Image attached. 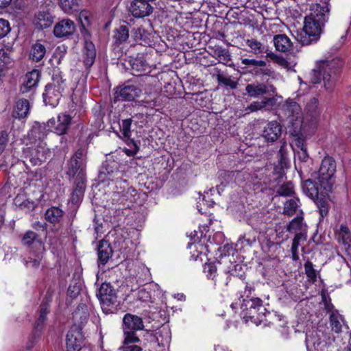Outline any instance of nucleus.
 I'll use <instances>...</instances> for the list:
<instances>
[{
    "label": "nucleus",
    "mask_w": 351,
    "mask_h": 351,
    "mask_svg": "<svg viewBox=\"0 0 351 351\" xmlns=\"http://www.w3.org/2000/svg\"><path fill=\"white\" fill-rule=\"evenodd\" d=\"M134 75H147L149 73V66L143 56L132 58L129 61Z\"/></svg>",
    "instance_id": "25"
},
{
    "label": "nucleus",
    "mask_w": 351,
    "mask_h": 351,
    "mask_svg": "<svg viewBox=\"0 0 351 351\" xmlns=\"http://www.w3.org/2000/svg\"><path fill=\"white\" fill-rule=\"evenodd\" d=\"M325 194L326 193H324V196L319 195L317 198L313 199L316 203L319 208V214L322 217L326 216L328 212V202L325 197Z\"/></svg>",
    "instance_id": "46"
},
{
    "label": "nucleus",
    "mask_w": 351,
    "mask_h": 351,
    "mask_svg": "<svg viewBox=\"0 0 351 351\" xmlns=\"http://www.w3.org/2000/svg\"><path fill=\"white\" fill-rule=\"evenodd\" d=\"M339 241L346 247L350 246L351 242V233L348 226L344 224L340 226V229L338 233Z\"/></svg>",
    "instance_id": "42"
},
{
    "label": "nucleus",
    "mask_w": 351,
    "mask_h": 351,
    "mask_svg": "<svg viewBox=\"0 0 351 351\" xmlns=\"http://www.w3.org/2000/svg\"><path fill=\"white\" fill-rule=\"evenodd\" d=\"M47 154V149L43 146L38 145L35 147H29L26 152L25 158L29 159L33 166L40 165L46 161Z\"/></svg>",
    "instance_id": "17"
},
{
    "label": "nucleus",
    "mask_w": 351,
    "mask_h": 351,
    "mask_svg": "<svg viewBox=\"0 0 351 351\" xmlns=\"http://www.w3.org/2000/svg\"><path fill=\"white\" fill-rule=\"evenodd\" d=\"M124 339L123 346L132 345L137 343H141V340L136 335V332L132 330H123Z\"/></svg>",
    "instance_id": "45"
},
{
    "label": "nucleus",
    "mask_w": 351,
    "mask_h": 351,
    "mask_svg": "<svg viewBox=\"0 0 351 351\" xmlns=\"http://www.w3.org/2000/svg\"><path fill=\"white\" fill-rule=\"evenodd\" d=\"M36 258L28 257L25 260V265L26 267L38 268L40 266L41 258L38 254H36Z\"/></svg>",
    "instance_id": "60"
},
{
    "label": "nucleus",
    "mask_w": 351,
    "mask_h": 351,
    "mask_svg": "<svg viewBox=\"0 0 351 351\" xmlns=\"http://www.w3.org/2000/svg\"><path fill=\"white\" fill-rule=\"evenodd\" d=\"M75 189L73 190L77 191V192H80L82 193H84L86 185V175L80 176L77 177H75Z\"/></svg>",
    "instance_id": "52"
},
{
    "label": "nucleus",
    "mask_w": 351,
    "mask_h": 351,
    "mask_svg": "<svg viewBox=\"0 0 351 351\" xmlns=\"http://www.w3.org/2000/svg\"><path fill=\"white\" fill-rule=\"evenodd\" d=\"M144 329L141 317L131 313H126L123 318V330L136 332Z\"/></svg>",
    "instance_id": "23"
},
{
    "label": "nucleus",
    "mask_w": 351,
    "mask_h": 351,
    "mask_svg": "<svg viewBox=\"0 0 351 351\" xmlns=\"http://www.w3.org/2000/svg\"><path fill=\"white\" fill-rule=\"evenodd\" d=\"M80 32L84 37V43L82 49L83 64L86 70H89L93 65L96 58V49L94 43L90 40V32L86 27L85 23L81 22Z\"/></svg>",
    "instance_id": "7"
},
{
    "label": "nucleus",
    "mask_w": 351,
    "mask_h": 351,
    "mask_svg": "<svg viewBox=\"0 0 351 351\" xmlns=\"http://www.w3.org/2000/svg\"><path fill=\"white\" fill-rule=\"evenodd\" d=\"M343 64V60L339 57L319 61L313 70L315 77L313 82L317 83L322 80L325 88L331 90L336 84Z\"/></svg>",
    "instance_id": "3"
},
{
    "label": "nucleus",
    "mask_w": 351,
    "mask_h": 351,
    "mask_svg": "<svg viewBox=\"0 0 351 351\" xmlns=\"http://www.w3.org/2000/svg\"><path fill=\"white\" fill-rule=\"evenodd\" d=\"M204 272L206 274V276L215 281V285L219 286H226L228 285L227 279L225 281H221V279L226 276V275L219 276L217 274V266L215 263H209L205 265Z\"/></svg>",
    "instance_id": "32"
},
{
    "label": "nucleus",
    "mask_w": 351,
    "mask_h": 351,
    "mask_svg": "<svg viewBox=\"0 0 351 351\" xmlns=\"http://www.w3.org/2000/svg\"><path fill=\"white\" fill-rule=\"evenodd\" d=\"M154 0H133L130 3L129 10L135 18H143L149 16L153 10L150 2Z\"/></svg>",
    "instance_id": "15"
},
{
    "label": "nucleus",
    "mask_w": 351,
    "mask_h": 351,
    "mask_svg": "<svg viewBox=\"0 0 351 351\" xmlns=\"http://www.w3.org/2000/svg\"><path fill=\"white\" fill-rule=\"evenodd\" d=\"M53 8V4L47 6L41 5L39 11L35 14L34 23L36 27L39 29H44L49 27L53 23V16L51 9Z\"/></svg>",
    "instance_id": "11"
},
{
    "label": "nucleus",
    "mask_w": 351,
    "mask_h": 351,
    "mask_svg": "<svg viewBox=\"0 0 351 351\" xmlns=\"http://www.w3.org/2000/svg\"><path fill=\"white\" fill-rule=\"evenodd\" d=\"M337 165L331 156H325L322 160L319 171L318 180L321 187L326 191H330L335 182V174Z\"/></svg>",
    "instance_id": "5"
},
{
    "label": "nucleus",
    "mask_w": 351,
    "mask_h": 351,
    "mask_svg": "<svg viewBox=\"0 0 351 351\" xmlns=\"http://www.w3.org/2000/svg\"><path fill=\"white\" fill-rule=\"evenodd\" d=\"M282 110L285 115L287 117H291L292 120L297 119L301 114L300 106L295 101H287L283 106Z\"/></svg>",
    "instance_id": "35"
},
{
    "label": "nucleus",
    "mask_w": 351,
    "mask_h": 351,
    "mask_svg": "<svg viewBox=\"0 0 351 351\" xmlns=\"http://www.w3.org/2000/svg\"><path fill=\"white\" fill-rule=\"evenodd\" d=\"M330 324L332 330L336 333H339L341 331V324L339 320L338 317L332 313L330 316Z\"/></svg>",
    "instance_id": "57"
},
{
    "label": "nucleus",
    "mask_w": 351,
    "mask_h": 351,
    "mask_svg": "<svg viewBox=\"0 0 351 351\" xmlns=\"http://www.w3.org/2000/svg\"><path fill=\"white\" fill-rule=\"evenodd\" d=\"M47 320V317L39 314L38 318L36 319L35 323L34 324L33 330L42 333V331L45 328V322Z\"/></svg>",
    "instance_id": "56"
},
{
    "label": "nucleus",
    "mask_w": 351,
    "mask_h": 351,
    "mask_svg": "<svg viewBox=\"0 0 351 351\" xmlns=\"http://www.w3.org/2000/svg\"><path fill=\"white\" fill-rule=\"evenodd\" d=\"M97 263L99 265H105L112 257L113 250L110 243L105 239L99 241L97 246Z\"/></svg>",
    "instance_id": "19"
},
{
    "label": "nucleus",
    "mask_w": 351,
    "mask_h": 351,
    "mask_svg": "<svg viewBox=\"0 0 351 351\" xmlns=\"http://www.w3.org/2000/svg\"><path fill=\"white\" fill-rule=\"evenodd\" d=\"M47 53L46 47L40 42L34 43L29 50V59L36 63L41 62Z\"/></svg>",
    "instance_id": "30"
},
{
    "label": "nucleus",
    "mask_w": 351,
    "mask_h": 351,
    "mask_svg": "<svg viewBox=\"0 0 351 351\" xmlns=\"http://www.w3.org/2000/svg\"><path fill=\"white\" fill-rule=\"evenodd\" d=\"M302 186L304 193L312 199H315L319 195L324 196V193L327 192L311 179L304 181Z\"/></svg>",
    "instance_id": "27"
},
{
    "label": "nucleus",
    "mask_w": 351,
    "mask_h": 351,
    "mask_svg": "<svg viewBox=\"0 0 351 351\" xmlns=\"http://www.w3.org/2000/svg\"><path fill=\"white\" fill-rule=\"evenodd\" d=\"M138 198L137 191L130 186L126 190L114 192L113 194V201H116L118 204L123 206V209L131 208Z\"/></svg>",
    "instance_id": "10"
},
{
    "label": "nucleus",
    "mask_w": 351,
    "mask_h": 351,
    "mask_svg": "<svg viewBox=\"0 0 351 351\" xmlns=\"http://www.w3.org/2000/svg\"><path fill=\"white\" fill-rule=\"evenodd\" d=\"M274 45L277 51L287 52L292 49L293 43L285 34H277L273 38Z\"/></svg>",
    "instance_id": "33"
},
{
    "label": "nucleus",
    "mask_w": 351,
    "mask_h": 351,
    "mask_svg": "<svg viewBox=\"0 0 351 351\" xmlns=\"http://www.w3.org/2000/svg\"><path fill=\"white\" fill-rule=\"evenodd\" d=\"M329 12V8L326 5H311L309 14L304 18L303 29L296 36L302 45H311L319 39L323 28L328 21Z\"/></svg>",
    "instance_id": "1"
},
{
    "label": "nucleus",
    "mask_w": 351,
    "mask_h": 351,
    "mask_svg": "<svg viewBox=\"0 0 351 351\" xmlns=\"http://www.w3.org/2000/svg\"><path fill=\"white\" fill-rule=\"evenodd\" d=\"M141 90L135 85H124L119 92V97L124 101H134L139 96Z\"/></svg>",
    "instance_id": "34"
},
{
    "label": "nucleus",
    "mask_w": 351,
    "mask_h": 351,
    "mask_svg": "<svg viewBox=\"0 0 351 351\" xmlns=\"http://www.w3.org/2000/svg\"><path fill=\"white\" fill-rule=\"evenodd\" d=\"M64 215L65 212L60 206H51L45 211L44 218L47 222L59 229L62 226Z\"/></svg>",
    "instance_id": "16"
},
{
    "label": "nucleus",
    "mask_w": 351,
    "mask_h": 351,
    "mask_svg": "<svg viewBox=\"0 0 351 351\" xmlns=\"http://www.w3.org/2000/svg\"><path fill=\"white\" fill-rule=\"evenodd\" d=\"M72 315L73 319L75 322L73 324L80 326L82 327V330H83L84 325L87 323L89 319L88 306L86 304L80 303Z\"/></svg>",
    "instance_id": "24"
},
{
    "label": "nucleus",
    "mask_w": 351,
    "mask_h": 351,
    "mask_svg": "<svg viewBox=\"0 0 351 351\" xmlns=\"http://www.w3.org/2000/svg\"><path fill=\"white\" fill-rule=\"evenodd\" d=\"M300 201L299 198L294 197L290 199H288L284 204L283 212L282 213L285 215H287L289 217L293 216L295 215L298 210L300 206Z\"/></svg>",
    "instance_id": "37"
},
{
    "label": "nucleus",
    "mask_w": 351,
    "mask_h": 351,
    "mask_svg": "<svg viewBox=\"0 0 351 351\" xmlns=\"http://www.w3.org/2000/svg\"><path fill=\"white\" fill-rule=\"evenodd\" d=\"M293 193V185L291 182L280 185L276 190V194L279 196H291Z\"/></svg>",
    "instance_id": "49"
},
{
    "label": "nucleus",
    "mask_w": 351,
    "mask_h": 351,
    "mask_svg": "<svg viewBox=\"0 0 351 351\" xmlns=\"http://www.w3.org/2000/svg\"><path fill=\"white\" fill-rule=\"evenodd\" d=\"M97 297L101 304L108 307L113 306L117 302L115 291L110 283H102L97 291Z\"/></svg>",
    "instance_id": "14"
},
{
    "label": "nucleus",
    "mask_w": 351,
    "mask_h": 351,
    "mask_svg": "<svg viewBox=\"0 0 351 351\" xmlns=\"http://www.w3.org/2000/svg\"><path fill=\"white\" fill-rule=\"evenodd\" d=\"M251 73L255 75H261L263 76L274 77L275 72L267 64L265 66H254L250 71Z\"/></svg>",
    "instance_id": "48"
},
{
    "label": "nucleus",
    "mask_w": 351,
    "mask_h": 351,
    "mask_svg": "<svg viewBox=\"0 0 351 351\" xmlns=\"http://www.w3.org/2000/svg\"><path fill=\"white\" fill-rule=\"evenodd\" d=\"M80 326L73 324L66 335V351H81L85 337Z\"/></svg>",
    "instance_id": "8"
},
{
    "label": "nucleus",
    "mask_w": 351,
    "mask_h": 351,
    "mask_svg": "<svg viewBox=\"0 0 351 351\" xmlns=\"http://www.w3.org/2000/svg\"><path fill=\"white\" fill-rule=\"evenodd\" d=\"M217 54L223 64L228 63L230 61V55L228 51L226 49H219L217 51Z\"/></svg>",
    "instance_id": "63"
},
{
    "label": "nucleus",
    "mask_w": 351,
    "mask_h": 351,
    "mask_svg": "<svg viewBox=\"0 0 351 351\" xmlns=\"http://www.w3.org/2000/svg\"><path fill=\"white\" fill-rule=\"evenodd\" d=\"M14 204L18 210L25 213L32 211L36 207V202L27 198L25 194H18L14 199Z\"/></svg>",
    "instance_id": "29"
},
{
    "label": "nucleus",
    "mask_w": 351,
    "mask_h": 351,
    "mask_svg": "<svg viewBox=\"0 0 351 351\" xmlns=\"http://www.w3.org/2000/svg\"><path fill=\"white\" fill-rule=\"evenodd\" d=\"M160 88L164 92L167 93V97H171L174 95V86L171 82H165L164 86H162V82H160Z\"/></svg>",
    "instance_id": "61"
},
{
    "label": "nucleus",
    "mask_w": 351,
    "mask_h": 351,
    "mask_svg": "<svg viewBox=\"0 0 351 351\" xmlns=\"http://www.w3.org/2000/svg\"><path fill=\"white\" fill-rule=\"evenodd\" d=\"M11 31L10 22L4 19H0V39L5 37Z\"/></svg>",
    "instance_id": "55"
},
{
    "label": "nucleus",
    "mask_w": 351,
    "mask_h": 351,
    "mask_svg": "<svg viewBox=\"0 0 351 351\" xmlns=\"http://www.w3.org/2000/svg\"><path fill=\"white\" fill-rule=\"evenodd\" d=\"M72 117L69 114H60L57 120L51 118L47 121V125L51 132L62 136L67 134L72 123Z\"/></svg>",
    "instance_id": "9"
},
{
    "label": "nucleus",
    "mask_w": 351,
    "mask_h": 351,
    "mask_svg": "<svg viewBox=\"0 0 351 351\" xmlns=\"http://www.w3.org/2000/svg\"><path fill=\"white\" fill-rule=\"evenodd\" d=\"M241 308L244 312L243 317L247 322L249 319L255 324L262 321L264 313L266 308L263 305V301L258 298H249L247 295L246 298L243 300Z\"/></svg>",
    "instance_id": "6"
},
{
    "label": "nucleus",
    "mask_w": 351,
    "mask_h": 351,
    "mask_svg": "<svg viewBox=\"0 0 351 351\" xmlns=\"http://www.w3.org/2000/svg\"><path fill=\"white\" fill-rule=\"evenodd\" d=\"M66 175L72 178L86 175V163L84 160L70 158L67 161Z\"/></svg>",
    "instance_id": "22"
},
{
    "label": "nucleus",
    "mask_w": 351,
    "mask_h": 351,
    "mask_svg": "<svg viewBox=\"0 0 351 351\" xmlns=\"http://www.w3.org/2000/svg\"><path fill=\"white\" fill-rule=\"evenodd\" d=\"M295 159H298L301 162H306L308 159L307 149H295Z\"/></svg>",
    "instance_id": "62"
},
{
    "label": "nucleus",
    "mask_w": 351,
    "mask_h": 351,
    "mask_svg": "<svg viewBox=\"0 0 351 351\" xmlns=\"http://www.w3.org/2000/svg\"><path fill=\"white\" fill-rule=\"evenodd\" d=\"M82 291V285L80 282L71 283L67 289L66 294L69 298L66 299V304L71 305L73 300L76 299Z\"/></svg>",
    "instance_id": "38"
},
{
    "label": "nucleus",
    "mask_w": 351,
    "mask_h": 351,
    "mask_svg": "<svg viewBox=\"0 0 351 351\" xmlns=\"http://www.w3.org/2000/svg\"><path fill=\"white\" fill-rule=\"evenodd\" d=\"M141 40L142 43L141 45L144 46L152 47V42L154 36L151 34H148L145 30H143V32L140 33Z\"/></svg>",
    "instance_id": "59"
},
{
    "label": "nucleus",
    "mask_w": 351,
    "mask_h": 351,
    "mask_svg": "<svg viewBox=\"0 0 351 351\" xmlns=\"http://www.w3.org/2000/svg\"><path fill=\"white\" fill-rule=\"evenodd\" d=\"M305 112L311 119H316L321 113V109L319 107L318 99L313 97L309 99L305 107Z\"/></svg>",
    "instance_id": "36"
},
{
    "label": "nucleus",
    "mask_w": 351,
    "mask_h": 351,
    "mask_svg": "<svg viewBox=\"0 0 351 351\" xmlns=\"http://www.w3.org/2000/svg\"><path fill=\"white\" fill-rule=\"evenodd\" d=\"M66 80L63 79L61 71H54L51 77V82H49L45 87L43 93V101L45 105L54 108L59 104L62 93L66 87Z\"/></svg>",
    "instance_id": "4"
},
{
    "label": "nucleus",
    "mask_w": 351,
    "mask_h": 351,
    "mask_svg": "<svg viewBox=\"0 0 351 351\" xmlns=\"http://www.w3.org/2000/svg\"><path fill=\"white\" fill-rule=\"evenodd\" d=\"M21 243L22 245L30 247L33 244L43 245V242L40 236L36 232L28 230L21 236Z\"/></svg>",
    "instance_id": "31"
},
{
    "label": "nucleus",
    "mask_w": 351,
    "mask_h": 351,
    "mask_svg": "<svg viewBox=\"0 0 351 351\" xmlns=\"http://www.w3.org/2000/svg\"><path fill=\"white\" fill-rule=\"evenodd\" d=\"M49 132H51V130L47 127V123H41L35 121L28 132V136L32 141H42L47 137Z\"/></svg>",
    "instance_id": "21"
},
{
    "label": "nucleus",
    "mask_w": 351,
    "mask_h": 351,
    "mask_svg": "<svg viewBox=\"0 0 351 351\" xmlns=\"http://www.w3.org/2000/svg\"><path fill=\"white\" fill-rule=\"evenodd\" d=\"M113 38L116 44H122L129 38V28L126 25H121L114 31Z\"/></svg>",
    "instance_id": "41"
},
{
    "label": "nucleus",
    "mask_w": 351,
    "mask_h": 351,
    "mask_svg": "<svg viewBox=\"0 0 351 351\" xmlns=\"http://www.w3.org/2000/svg\"><path fill=\"white\" fill-rule=\"evenodd\" d=\"M305 342L307 348H308L310 345H312L316 349L321 344V340L317 337V333L314 334L313 332L306 335Z\"/></svg>",
    "instance_id": "54"
},
{
    "label": "nucleus",
    "mask_w": 351,
    "mask_h": 351,
    "mask_svg": "<svg viewBox=\"0 0 351 351\" xmlns=\"http://www.w3.org/2000/svg\"><path fill=\"white\" fill-rule=\"evenodd\" d=\"M217 80L219 84H222L225 86L230 87L232 89L237 88L238 82L231 79L230 77H227L222 74H218L217 75Z\"/></svg>",
    "instance_id": "50"
},
{
    "label": "nucleus",
    "mask_w": 351,
    "mask_h": 351,
    "mask_svg": "<svg viewBox=\"0 0 351 351\" xmlns=\"http://www.w3.org/2000/svg\"><path fill=\"white\" fill-rule=\"evenodd\" d=\"M75 32V25L71 19H63L57 23L53 28L56 38L69 37Z\"/></svg>",
    "instance_id": "18"
},
{
    "label": "nucleus",
    "mask_w": 351,
    "mask_h": 351,
    "mask_svg": "<svg viewBox=\"0 0 351 351\" xmlns=\"http://www.w3.org/2000/svg\"><path fill=\"white\" fill-rule=\"evenodd\" d=\"M282 132V127L277 121H271L265 127L263 137L268 142L276 141Z\"/></svg>",
    "instance_id": "26"
},
{
    "label": "nucleus",
    "mask_w": 351,
    "mask_h": 351,
    "mask_svg": "<svg viewBox=\"0 0 351 351\" xmlns=\"http://www.w3.org/2000/svg\"><path fill=\"white\" fill-rule=\"evenodd\" d=\"M170 331L165 326H162L155 331V341L157 342L158 348L156 351H168L170 342Z\"/></svg>",
    "instance_id": "20"
},
{
    "label": "nucleus",
    "mask_w": 351,
    "mask_h": 351,
    "mask_svg": "<svg viewBox=\"0 0 351 351\" xmlns=\"http://www.w3.org/2000/svg\"><path fill=\"white\" fill-rule=\"evenodd\" d=\"M30 104L27 99L19 98L15 101L12 117L14 119H22L25 118L29 112Z\"/></svg>",
    "instance_id": "28"
},
{
    "label": "nucleus",
    "mask_w": 351,
    "mask_h": 351,
    "mask_svg": "<svg viewBox=\"0 0 351 351\" xmlns=\"http://www.w3.org/2000/svg\"><path fill=\"white\" fill-rule=\"evenodd\" d=\"M245 43L255 54L263 53L268 51L266 46L255 38L247 39Z\"/></svg>",
    "instance_id": "43"
},
{
    "label": "nucleus",
    "mask_w": 351,
    "mask_h": 351,
    "mask_svg": "<svg viewBox=\"0 0 351 351\" xmlns=\"http://www.w3.org/2000/svg\"><path fill=\"white\" fill-rule=\"evenodd\" d=\"M305 274L308 279L312 282H315L317 280V272L313 268V265L311 261H306L304 263Z\"/></svg>",
    "instance_id": "51"
},
{
    "label": "nucleus",
    "mask_w": 351,
    "mask_h": 351,
    "mask_svg": "<svg viewBox=\"0 0 351 351\" xmlns=\"http://www.w3.org/2000/svg\"><path fill=\"white\" fill-rule=\"evenodd\" d=\"M245 90L249 97L258 98L264 97L261 101H254L245 108V113L249 114L259 110L270 111L277 106V99L274 96L277 94L276 88L268 81L266 82H254L245 86Z\"/></svg>",
    "instance_id": "2"
},
{
    "label": "nucleus",
    "mask_w": 351,
    "mask_h": 351,
    "mask_svg": "<svg viewBox=\"0 0 351 351\" xmlns=\"http://www.w3.org/2000/svg\"><path fill=\"white\" fill-rule=\"evenodd\" d=\"M41 332L32 330L27 337L25 343V350L23 351H31L40 339Z\"/></svg>",
    "instance_id": "44"
},
{
    "label": "nucleus",
    "mask_w": 351,
    "mask_h": 351,
    "mask_svg": "<svg viewBox=\"0 0 351 351\" xmlns=\"http://www.w3.org/2000/svg\"><path fill=\"white\" fill-rule=\"evenodd\" d=\"M60 6L66 14H73L79 10L80 0H59Z\"/></svg>",
    "instance_id": "40"
},
{
    "label": "nucleus",
    "mask_w": 351,
    "mask_h": 351,
    "mask_svg": "<svg viewBox=\"0 0 351 351\" xmlns=\"http://www.w3.org/2000/svg\"><path fill=\"white\" fill-rule=\"evenodd\" d=\"M287 230L289 232L305 231L306 225L303 223V217L298 215L294 217L287 226Z\"/></svg>",
    "instance_id": "39"
},
{
    "label": "nucleus",
    "mask_w": 351,
    "mask_h": 351,
    "mask_svg": "<svg viewBox=\"0 0 351 351\" xmlns=\"http://www.w3.org/2000/svg\"><path fill=\"white\" fill-rule=\"evenodd\" d=\"M132 119L131 118L122 120L121 123L119 124L120 132L122 134L121 138L125 143L130 146L133 147L132 150H126V153L129 156H133L138 151V147L136 141L131 138V125Z\"/></svg>",
    "instance_id": "12"
},
{
    "label": "nucleus",
    "mask_w": 351,
    "mask_h": 351,
    "mask_svg": "<svg viewBox=\"0 0 351 351\" xmlns=\"http://www.w3.org/2000/svg\"><path fill=\"white\" fill-rule=\"evenodd\" d=\"M10 140L9 133L7 130H0V156L5 151Z\"/></svg>",
    "instance_id": "53"
},
{
    "label": "nucleus",
    "mask_w": 351,
    "mask_h": 351,
    "mask_svg": "<svg viewBox=\"0 0 351 351\" xmlns=\"http://www.w3.org/2000/svg\"><path fill=\"white\" fill-rule=\"evenodd\" d=\"M265 53L267 58H269L271 60L278 63L279 64L285 66L287 64V62L284 58L280 57L278 55L274 53V52L268 50Z\"/></svg>",
    "instance_id": "64"
},
{
    "label": "nucleus",
    "mask_w": 351,
    "mask_h": 351,
    "mask_svg": "<svg viewBox=\"0 0 351 351\" xmlns=\"http://www.w3.org/2000/svg\"><path fill=\"white\" fill-rule=\"evenodd\" d=\"M151 285L148 287L143 286L138 288L137 298L142 302H152V289Z\"/></svg>",
    "instance_id": "47"
},
{
    "label": "nucleus",
    "mask_w": 351,
    "mask_h": 351,
    "mask_svg": "<svg viewBox=\"0 0 351 351\" xmlns=\"http://www.w3.org/2000/svg\"><path fill=\"white\" fill-rule=\"evenodd\" d=\"M242 64L249 66H266V62L263 60H258L256 59L242 58Z\"/></svg>",
    "instance_id": "58"
},
{
    "label": "nucleus",
    "mask_w": 351,
    "mask_h": 351,
    "mask_svg": "<svg viewBox=\"0 0 351 351\" xmlns=\"http://www.w3.org/2000/svg\"><path fill=\"white\" fill-rule=\"evenodd\" d=\"M41 72L38 69H33L25 75L23 83L21 85L19 92L21 94L31 93L33 94L40 81Z\"/></svg>",
    "instance_id": "13"
}]
</instances>
